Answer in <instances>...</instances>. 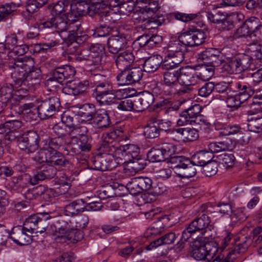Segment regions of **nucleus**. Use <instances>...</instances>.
<instances>
[{
  "mask_svg": "<svg viewBox=\"0 0 262 262\" xmlns=\"http://www.w3.org/2000/svg\"><path fill=\"white\" fill-rule=\"evenodd\" d=\"M163 63L162 57L159 55L151 56L146 58L143 63L144 70L148 73H152L159 68Z\"/></svg>",
  "mask_w": 262,
  "mask_h": 262,
  "instance_id": "nucleus-34",
  "label": "nucleus"
},
{
  "mask_svg": "<svg viewBox=\"0 0 262 262\" xmlns=\"http://www.w3.org/2000/svg\"><path fill=\"white\" fill-rule=\"evenodd\" d=\"M227 59L228 61L225 63L222 68L223 73L233 74L242 72L236 56L232 57H227Z\"/></svg>",
  "mask_w": 262,
  "mask_h": 262,
  "instance_id": "nucleus-32",
  "label": "nucleus"
},
{
  "mask_svg": "<svg viewBox=\"0 0 262 262\" xmlns=\"http://www.w3.org/2000/svg\"><path fill=\"white\" fill-rule=\"evenodd\" d=\"M21 87L14 93V99L15 100L23 99L28 94V92H33L38 86V85H34L32 88H30L26 83L21 85H16Z\"/></svg>",
  "mask_w": 262,
  "mask_h": 262,
  "instance_id": "nucleus-49",
  "label": "nucleus"
},
{
  "mask_svg": "<svg viewBox=\"0 0 262 262\" xmlns=\"http://www.w3.org/2000/svg\"><path fill=\"white\" fill-rule=\"evenodd\" d=\"M94 169L100 171L111 170L117 166L114 156L111 155H97L93 160Z\"/></svg>",
  "mask_w": 262,
  "mask_h": 262,
  "instance_id": "nucleus-18",
  "label": "nucleus"
},
{
  "mask_svg": "<svg viewBox=\"0 0 262 262\" xmlns=\"http://www.w3.org/2000/svg\"><path fill=\"white\" fill-rule=\"evenodd\" d=\"M93 123L100 129L107 128L110 126L111 120L107 112L104 110L96 111Z\"/></svg>",
  "mask_w": 262,
  "mask_h": 262,
  "instance_id": "nucleus-29",
  "label": "nucleus"
},
{
  "mask_svg": "<svg viewBox=\"0 0 262 262\" xmlns=\"http://www.w3.org/2000/svg\"><path fill=\"white\" fill-rule=\"evenodd\" d=\"M179 39L184 48L186 46L193 47L194 46V41H193V36L192 30H190L183 33L179 36Z\"/></svg>",
  "mask_w": 262,
  "mask_h": 262,
  "instance_id": "nucleus-54",
  "label": "nucleus"
},
{
  "mask_svg": "<svg viewBox=\"0 0 262 262\" xmlns=\"http://www.w3.org/2000/svg\"><path fill=\"white\" fill-rule=\"evenodd\" d=\"M242 72L250 68L252 63L251 57L248 54H239L236 55Z\"/></svg>",
  "mask_w": 262,
  "mask_h": 262,
  "instance_id": "nucleus-53",
  "label": "nucleus"
},
{
  "mask_svg": "<svg viewBox=\"0 0 262 262\" xmlns=\"http://www.w3.org/2000/svg\"><path fill=\"white\" fill-rule=\"evenodd\" d=\"M127 44V40L124 34L113 35L107 40V46L110 52L116 54L124 49Z\"/></svg>",
  "mask_w": 262,
  "mask_h": 262,
  "instance_id": "nucleus-25",
  "label": "nucleus"
},
{
  "mask_svg": "<svg viewBox=\"0 0 262 262\" xmlns=\"http://www.w3.org/2000/svg\"><path fill=\"white\" fill-rule=\"evenodd\" d=\"M202 107L199 104L195 103L191 106L180 114V118L177 121L178 125L183 126L188 124L191 120L200 115Z\"/></svg>",
  "mask_w": 262,
  "mask_h": 262,
  "instance_id": "nucleus-24",
  "label": "nucleus"
},
{
  "mask_svg": "<svg viewBox=\"0 0 262 262\" xmlns=\"http://www.w3.org/2000/svg\"><path fill=\"white\" fill-rule=\"evenodd\" d=\"M241 131V127L237 125H229L222 127L219 133L220 136H231L237 134Z\"/></svg>",
  "mask_w": 262,
  "mask_h": 262,
  "instance_id": "nucleus-57",
  "label": "nucleus"
},
{
  "mask_svg": "<svg viewBox=\"0 0 262 262\" xmlns=\"http://www.w3.org/2000/svg\"><path fill=\"white\" fill-rule=\"evenodd\" d=\"M57 171V169L56 167L48 163L42 165L37 169L36 173L30 179V182L34 185L40 181L52 179L54 177Z\"/></svg>",
  "mask_w": 262,
  "mask_h": 262,
  "instance_id": "nucleus-20",
  "label": "nucleus"
},
{
  "mask_svg": "<svg viewBox=\"0 0 262 262\" xmlns=\"http://www.w3.org/2000/svg\"><path fill=\"white\" fill-rule=\"evenodd\" d=\"M127 162H128L127 169L132 174L143 169L146 165L145 160L141 158H133Z\"/></svg>",
  "mask_w": 262,
  "mask_h": 262,
  "instance_id": "nucleus-42",
  "label": "nucleus"
},
{
  "mask_svg": "<svg viewBox=\"0 0 262 262\" xmlns=\"http://www.w3.org/2000/svg\"><path fill=\"white\" fill-rule=\"evenodd\" d=\"M112 134H108L104 137L99 148V154L111 155L113 156L115 152H117L118 147L115 146V142L112 138Z\"/></svg>",
  "mask_w": 262,
  "mask_h": 262,
  "instance_id": "nucleus-31",
  "label": "nucleus"
},
{
  "mask_svg": "<svg viewBox=\"0 0 262 262\" xmlns=\"http://www.w3.org/2000/svg\"><path fill=\"white\" fill-rule=\"evenodd\" d=\"M81 108L84 111L81 112V116L86 121H93L96 112L95 106L91 103H85L83 105Z\"/></svg>",
  "mask_w": 262,
  "mask_h": 262,
  "instance_id": "nucleus-51",
  "label": "nucleus"
},
{
  "mask_svg": "<svg viewBox=\"0 0 262 262\" xmlns=\"http://www.w3.org/2000/svg\"><path fill=\"white\" fill-rule=\"evenodd\" d=\"M212 159V154L206 151H199L192 158V162L195 166H203Z\"/></svg>",
  "mask_w": 262,
  "mask_h": 262,
  "instance_id": "nucleus-38",
  "label": "nucleus"
},
{
  "mask_svg": "<svg viewBox=\"0 0 262 262\" xmlns=\"http://www.w3.org/2000/svg\"><path fill=\"white\" fill-rule=\"evenodd\" d=\"M198 138L199 134L195 129L190 127L183 128V142L193 141Z\"/></svg>",
  "mask_w": 262,
  "mask_h": 262,
  "instance_id": "nucleus-58",
  "label": "nucleus"
},
{
  "mask_svg": "<svg viewBox=\"0 0 262 262\" xmlns=\"http://www.w3.org/2000/svg\"><path fill=\"white\" fill-rule=\"evenodd\" d=\"M227 13L217 9H214L207 13V17L210 21L213 23L222 24L225 20Z\"/></svg>",
  "mask_w": 262,
  "mask_h": 262,
  "instance_id": "nucleus-48",
  "label": "nucleus"
},
{
  "mask_svg": "<svg viewBox=\"0 0 262 262\" xmlns=\"http://www.w3.org/2000/svg\"><path fill=\"white\" fill-rule=\"evenodd\" d=\"M121 72L117 75V80L120 85L132 84L128 69H122Z\"/></svg>",
  "mask_w": 262,
  "mask_h": 262,
  "instance_id": "nucleus-60",
  "label": "nucleus"
},
{
  "mask_svg": "<svg viewBox=\"0 0 262 262\" xmlns=\"http://www.w3.org/2000/svg\"><path fill=\"white\" fill-rule=\"evenodd\" d=\"M246 52L251 57L252 61L253 58L258 60H262V47L257 41L249 44Z\"/></svg>",
  "mask_w": 262,
  "mask_h": 262,
  "instance_id": "nucleus-41",
  "label": "nucleus"
},
{
  "mask_svg": "<svg viewBox=\"0 0 262 262\" xmlns=\"http://www.w3.org/2000/svg\"><path fill=\"white\" fill-rule=\"evenodd\" d=\"M248 241H250L249 238L244 237L242 236L241 237V240L239 242L235 243V245L233 247V249L230 251L228 254H235V253H242L245 252L248 247L249 244Z\"/></svg>",
  "mask_w": 262,
  "mask_h": 262,
  "instance_id": "nucleus-47",
  "label": "nucleus"
},
{
  "mask_svg": "<svg viewBox=\"0 0 262 262\" xmlns=\"http://www.w3.org/2000/svg\"><path fill=\"white\" fill-rule=\"evenodd\" d=\"M35 160L39 163L46 162L53 166H62L68 163L60 152L48 149L40 150L35 156Z\"/></svg>",
  "mask_w": 262,
  "mask_h": 262,
  "instance_id": "nucleus-9",
  "label": "nucleus"
},
{
  "mask_svg": "<svg viewBox=\"0 0 262 262\" xmlns=\"http://www.w3.org/2000/svg\"><path fill=\"white\" fill-rule=\"evenodd\" d=\"M40 137L34 130H30L23 135L17 140L19 148L27 153L35 151L39 147Z\"/></svg>",
  "mask_w": 262,
  "mask_h": 262,
  "instance_id": "nucleus-10",
  "label": "nucleus"
},
{
  "mask_svg": "<svg viewBox=\"0 0 262 262\" xmlns=\"http://www.w3.org/2000/svg\"><path fill=\"white\" fill-rule=\"evenodd\" d=\"M75 73V68L71 66L65 65L57 67L54 70L52 77L47 80V83L49 84L50 82L53 81L61 83L67 80L68 81L62 89V93L70 96H79L83 94L86 91L89 85V82L86 80H80L79 79L68 80L72 78Z\"/></svg>",
  "mask_w": 262,
  "mask_h": 262,
  "instance_id": "nucleus-2",
  "label": "nucleus"
},
{
  "mask_svg": "<svg viewBox=\"0 0 262 262\" xmlns=\"http://www.w3.org/2000/svg\"><path fill=\"white\" fill-rule=\"evenodd\" d=\"M22 122L19 120H7L0 125V134H4V139L12 142L16 139L18 130L21 127Z\"/></svg>",
  "mask_w": 262,
  "mask_h": 262,
  "instance_id": "nucleus-16",
  "label": "nucleus"
},
{
  "mask_svg": "<svg viewBox=\"0 0 262 262\" xmlns=\"http://www.w3.org/2000/svg\"><path fill=\"white\" fill-rule=\"evenodd\" d=\"M147 157L151 162H162L166 159L161 147L151 149L147 154Z\"/></svg>",
  "mask_w": 262,
  "mask_h": 262,
  "instance_id": "nucleus-52",
  "label": "nucleus"
},
{
  "mask_svg": "<svg viewBox=\"0 0 262 262\" xmlns=\"http://www.w3.org/2000/svg\"><path fill=\"white\" fill-rule=\"evenodd\" d=\"M128 70L130 75V80L132 84L139 81L143 76V71L139 67H135L128 69Z\"/></svg>",
  "mask_w": 262,
  "mask_h": 262,
  "instance_id": "nucleus-64",
  "label": "nucleus"
},
{
  "mask_svg": "<svg viewBox=\"0 0 262 262\" xmlns=\"http://www.w3.org/2000/svg\"><path fill=\"white\" fill-rule=\"evenodd\" d=\"M70 9V2L68 0H62L58 2L53 7V11L57 16H62L66 18L67 12ZM70 13V12H68Z\"/></svg>",
  "mask_w": 262,
  "mask_h": 262,
  "instance_id": "nucleus-43",
  "label": "nucleus"
},
{
  "mask_svg": "<svg viewBox=\"0 0 262 262\" xmlns=\"http://www.w3.org/2000/svg\"><path fill=\"white\" fill-rule=\"evenodd\" d=\"M139 152V147L134 144L120 146L117 149V154L121 156L125 162L136 158Z\"/></svg>",
  "mask_w": 262,
  "mask_h": 262,
  "instance_id": "nucleus-27",
  "label": "nucleus"
},
{
  "mask_svg": "<svg viewBox=\"0 0 262 262\" xmlns=\"http://www.w3.org/2000/svg\"><path fill=\"white\" fill-rule=\"evenodd\" d=\"M210 223V220L206 214L203 213L201 216L196 217L182 232V238L187 241L192 234L196 232L201 231L202 234L205 237L209 235L207 234V228Z\"/></svg>",
  "mask_w": 262,
  "mask_h": 262,
  "instance_id": "nucleus-6",
  "label": "nucleus"
},
{
  "mask_svg": "<svg viewBox=\"0 0 262 262\" xmlns=\"http://www.w3.org/2000/svg\"><path fill=\"white\" fill-rule=\"evenodd\" d=\"M123 0H90L91 14L102 13L105 16H108L110 12L106 11H102L107 7H115L118 5Z\"/></svg>",
  "mask_w": 262,
  "mask_h": 262,
  "instance_id": "nucleus-19",
  "label": "nucleus"
},
{
  "mask_svg": "<svg viewBox=\"0 0 262 262\" xmlns=\"http://www.w3.org/2000/svg\"><path fill=\"white\" fill-rule=\"evenodd\" d=\"M90 80L96 86L93 93L95 98L114 90L112 84L102 75L95 74L90 78Z\"/></svg>",
  "mask_w": 262,
  "mask_h": 262,
  "instance_id": "nucleus-14",
  "label": "nucleus"
},
{
  "mask_svg": "<svg viewBox=\"0 0 262 262\" xmlns=\"http://www.w3.org/2000/svg\"><path fill=\"white\" fill-rule=\"evenodd\" d=\"M241 240V237L235 236L234 237L230 233L227 232V235L222 241L221 243V248L224 250L226 249L228 247V249L231 251L234 247V244Z\"/></svg>",
  "mask_w": 262,
  "mask_h": 262,
  "instance_id": "nucleus-50",
  "label": "nucleus"
},
{
  "mask_svg": "<svg viewBox=\"0 0 262 262\" xmlns=\"http://www.w3.org/2000/svg\"><path fill=\"white\" fill-rule=\"evenodd\" d=\"M14 99V88L12 84H6L0 88V101L7 104Z\"/></svg>",
  "mask_w": 262,
  "mask_h": 262,
  "instance_id": "nucleus-37",
  "label": "nucleus"
},
{
  "mask_svg": "<svg viewBox=\"0 0 262 262\" xmlns=\"http://www.w3.org/2000/svg\"><path fill=\"white\" fill-rule=\"evenodd\" d=\"M11 77L15 85L25 83L30 88L39 85L40 72L34 68V61L31 57L25 56L15 59L9 65Z\"/></svg>",
  "mask_w": 262,
  "mask_h": 262,
  "instance_id": "nucleus-1",
  "label": "nucleus"
},
{
  "mask_svg": "<svg viewBox=\"0 0 262 262\" xmlns=\"http://www.w3.org/2000/svg\"><path fill=\"white\" fill-rule=\"evenodd\" d=\"M116 105L117 108L122 111H131L134 110L136 111L135 98L134 100L131 99H125L120 103L117 102V104Z\"/></svg>",
  "mask_w": 262,
  "mask_h": 262,
  "instance_id": "nucleus-61",
  "label": "nucleus"
},
{
  "mask_svg": "<svg viewBox=\"0 0 262 262\" xmlns=\"http://www.w3.org/2000/svg\"><path fill=\"white\" fill-rule=\"evenodd\" d=\"M177 238L174 233L170 232L165 234L160 238L151 242L150 244L146 246L147 250H151L164 244H171Z\"/></svg>",
  "mask_w": 262,
  "mask_h": 262,
  "instance_id": "nucleus-33",
  "label": "nucleus"
},
{
  "mask_svg": "<svg viewBox=\"0 0 262 262\" xmlns=\"http://www.w3.org/2000/svg\"><path fill=\"white\" fill-rule=\"evenodd\" d=\"M234 86L236 89V95L243 103L248 100L254 93V89L245 83L236 82L234 83Z\"/></svg>",
  "mask_w": 262,
  "mask_h": 262,
  "instance_id": "nucleus-30",
  "label": "nucleus"
},
{
  "mask_svg": "<svg viewBox=\"0 0 262 262\" xmlns=\"http://www.w3.org/2000/svg\"><path fill=\"white\" fill-rule=\"evenodd\" d=\"M186 165H184L180 169L177 175L182 178H190L194 177L196 173V169L195 167V164H193L192 161L186 160Z\"/></svg>",
  "mask_w": 262,
  "mask_h": 262,
  "instance_id": "nucleus-40",
  "label": "nucleus"
},
{
  "mask_svg": "<svg viewBox=\"0 0 262 262\" xmlns=\"http://www.w3.org/2000/svg\"><path fill=\"white\" fill-rule=\"evenodd\" d=\"M144 135L148 138H156L160 135V132L155 121H150L144 128Z\"/></svg>",
  "mask_w": 262,
  "mask_h": 262,
  "instance_id": "nucleus-45",
  "label": "nucleus"
},
{
  "mask_svg": "<svg viewBox=\"0 0 262 262\" xmlns=\"http://www.w3.org/2000/svg\"><path fill=\"white\" fill-rule=\"evenodd\" d=\"M40 25L44 28L54 29L57 32L68 31L69 35L72 36L78 43L82 40H85L87 36L82 31L81 23L73 17V20L65 18L62 16H57L47 19H43Z\"/></svg>",
  "mask_w": 262,
  "mask_h": 262,
  "instance_id": "nucleus-3",
  "label": "nucleus"
},
{
  "mask_svg": "<svg viewBox=\"0 0 262 262\" xmlns=\"http://www.w3.org/2000/svg\"><path fill=\"white\" fill-rule=\"evenodd\" d=\"M220 163L226 168L231 167L234 164L235 158L232 154H223L218 156Z\"/></svg>",
  "mask_w": 262,
  "mask_h": 262,
  "instance_id": "nucleus-56",
  "label": "nucleus"
},
{
  "mask_svg": "<svg viewBox=\"0 0 262 262\" xmlns=\"http://www.w3.org/2000/svg\"><path fill=\"white\" fill-rule=\"evenodd\" d=\"M214 68L212 66L204 65L196 72L198 83L209 80L214 75Z\"/></svg>",
  "mask_w": 262,
  "mask_h": 262,
  "instance_id": "nucleus-44",
  "label": "nucleus"
},
{
  "mask_svg": "<svg viewBox=\"0 0 262 262\" xmlns=\"http://www.w3.org/2000/svg\"><path fill=\"white\" fill-rule=\"evenodd\" d=\"M60 105L59 99L57 97H52L42 101L37 107L39 117L41 119H46L52 116L56 111H58Z\"/></svg>",
  "mask_w": 262,
  "mask_h": 262,
  "instance_id": "nucleus-12",
  "label": "nucleus"
},
{
  "mask_svg": "<svg viewBox=\"0 0 262 262\" xmlns=\"http://www.w3.org/2000/svg\"><path fill=\"white\" fill-rule=\"evenodd\" d=\"M198 78L195 72L189 67L179 69V83L186 86V88L180 90L178 93L183 94L191 91V86L198 84Z\"/></svg>",
  "mask_w": 262,
  "mask_h": 262,
  "instance_id": "nucleus-11",
  "label": "nucleus"
},
{
  "mask_svg": "<svg viewBox=\"0 0 262 262\" xmlns=\"http://www.w3.org/2000/svg\"><path fill=\"white\" fill-rule=\"evenodd\" d=\"M173 69H165L167 71L163 73V82L168 86L172 87L179 83V69L177 70Z\"/></svg>",
  "mask_w": 262,
  "mask_h": 262,
  "instance_id": "nucleus-35",
  "label": "nucleus"
},
{
  "mask_svg": "<svg viewBox=\"0 0 262 262\" xmlns=\"http://www.w3.org/2000/svg\"><path fill=\"white\" fill-rule=\"evenodd\" d=\"M92 140L91 137L86 136H82L79 138H71L70 144L74 152L80 150L83 152H89L91 150L92 146Z\"/></svg>",
  "mask_w": 262,
  "mask_h": 262,
  "instance_id": "nucleus-22",
  "label": "nucleus"
},
{
  "mask_svg": "<svg viewBox=\"0 0 262 262\" xmlns=\"http://www.w3.org/2000/svg\"><path fill=\"white\" fill-rule=\"evenodd\" d=\"M209 245H205L200 241H194L192 244L191 256L197 260H206L209 261L213 257L216 250L212 252L208 250Z\"/></svg>",
  "mask_w": 262,
  "mask_h": 262,
  "instance_id": "nucleus-15",
  "label": "nucleus"
},
{
  "mask_svg": "<svg viewBox=\"0 0 262 262\" xmlns=\"http://www.w3.org/2000/svg\"><path fill=\"white\" fill-rule=\"evenodd\" d=\"M185 50L178 38L171 39L164 49L165 57L162 67L164 69L177 67L184 60Z\"/></svg>",
  "mask_w": 262,
  "mask_h": 262,
  "instance_id": "nucleus-5",
  "label": "nucleus"
},
{
  "mask_svg": "<svg viewBox=\"0 0 262 262\" xmlns=\"http://www.w3.org/2000/svg\"><path fill=\"white\" fill-rule=\"evenodd\" d=\"M48 0H27L26 11L29 13H33L38 8L42 7Z\"/></svg>",
  "mask_w": 262,
  "mask_h": 262,
  "instance_id": "nucleus-55",
  "label": "nucleus"
},
{
  "mask_svg": "<svg viewBox=\"0 0 262 262\" xmlns=\"http://www.w3.org/2000/svg\"><path fill=\"white\" fill-rule=\"evenodd\" d=\"M135 56L133 53L129 51H124L120 53L116 59V65L118 69H128L134 62Z\"/></svg>",
  "mask_w": 262,
  "mask_h": 262,
  "instance_id": "nucleus-28",
  "label": "nucleus"
},
{
  "mask_svg": "<svg viewBox=\"0 0 262 262\" xmlns=\"http://www.w3.org/2000/svg\"><path fill=\"white\" fill-rule=\"evenodd\" d=\"M85 207L84 202L82 200H77L67 205L64 211L67 215L74 216L83 211Z\"/></svg>",
  "mask_w": 262,
  "mask_h": 262,
  "instance_id": "nucleus-36",
  "label": "nucleus"
},
{
  "mask_svg": "<svg viewBox=\"0 0 262 262\" xmlns=\"http://www.w3.org/2000/svg\"><path fill=\"white\" fill-rule=\"evenodd\" d=\"M15 7L16 6L13 3L0 6V21L7 18Z\"/></svg>",
  "mask_w": 262,
  "mask_h": 262,
  "instance_id": "nucleus-59",
  "label": "nucleus"
},
{
  "mask_svg": "<svg viewBox=\"0 0 262 262\" xmlns=\"http://www.w3.org/2000/svg\"><path fill=\"white\" fill-rule=\"evenodd\" d=\"M154 95L144 91L135 97L136 111L142 112L147 109L154 101Z\"/></svg>",
  "mask_w": 262,
  "mask_h": 262,
  "instance_id": "nucleus-26",
  "label": "nucleus"
},
{
  "mask_svg": "<svg viewBox=\"0 0 262 262\" xmlns=\"http://www.w3.org/2000/svg\"><path fill=\"white\" fill-rule=\"evenodd\" d=\"M133 93L130 94L129 90L125 89L120 90H113L110 92L103 94L97 98L96 100L101 105H111L112 104H117V101L119 99L118 98V93H122V97L127 98L135 94V91L132 90Z\"/></svg>",
  "mask_w": 262,
  "mask_h": 262,
  "instance_id": "nucleus-13",
  "label": "nucleus"
},
{
  "mask_svg": "<svg viewBox=\"0 0 262 262\" xmlns=\"http://www.w3.org/2000/svg\"><path fill=\"white\" fill-rule=\"evenodd\" d=\"M103 51V47L99 44L87 46L81 50L76 58L79 61L87 60L90 62V64L99 66L101 64Z\"/></svg>",
  "mask_w": 262,
  "mask_h": 262,
  "instance_id": "nucleus-7",
  "label": "nucleus"
},
{
  "mask_svg": "<svg viewBox=\"0 0 262 262\" xmlns=\"http://www.w3.org/2000/svg\"><path fill=\"white\" fill-rule=\"evenodd\" d=\"M43 145L41 147L40 150L48 149L56 150L62 147L64 144V141L61 137H57L48 140L42 141Z\"/></svg>",
  "mask_w": 262,
  "mask_h": 262,
  "instance_id": "nucleus-39",
  "label": "nucleus"
},
{
  "mask_svg": "<svg viewBox=\"0 0 262 262\" xmlns=\"http://www.w3.org/2000/svg\"><path fill=\"white\" fill-rule=\"evenodd\" d=\"M51 218L50 215L46 212L34 214L26 220L24 225L29 227L32 233H42L47 230L49 224L48 221Z\"/></svg>",
  "mask_w": 262,
  "mask_h": 262,
  "instance_id": "nucleus-8",
  "label": "nucleus"
},
{
  "mask_svg": "<svg viewBox=\"0 0 262 262\" xmlns=\"http://www.w3.org/2000/svg\"><path fill=\"white\" fill-rule=\"evenodd\" d=\"M258 113L252 111L248 112L247 117L248 128L250 132L260 133L262 132V113L261 108H258Z\"/></svg>",
  "mask_w": 262,
  "mask_h": 262,
  "instance_id": "nucleus-23",
  "label": "nucleus"
},
{
  "mask_svg": "<svg viewBox=\"0 0 262 262\" xmlns=\"http://www.w3.org/2000/svg\"><path fill=\"white\" fill-rule=\"evenodd\" d=\"M70 13H67V18L73 20V17L77 18L78 17L88 14L90 16L94 14H91L90 5H89L83 1L77 3H73L70 4Z\"/></svg>",
  "mask_w": 262,
  "mask_h": 262,
  "instance_id": "nucleus-21",
  "label": "nucleus"
},
{
  "mask_svg": "<svg viewBox=\"0 0 262 262\" xmlns=\"http://www.w3.org/2000/svg\"><path fill=\"white\" fill-rule=\"evenodd\" d=\"M47 233L52 235L53 238L57 242L69 241L75 243L83 237L82 231L75 229L71 222L63 219L58 221L56 226L51 225L47 229Z\"/></svg>",
  "mask_w": 262,
  "mask_h": 262,
  "instance_id": "nucleus-4",
  "label": "nucleus"
},
{
  "mask_svg": "<svg viewBox=\"0 0 262 262\" xmlns=\"http://www.w3.org/2000/svg\"><path fill=\"white\" fill-rule=\"evenodd\" d=\"M188 160L183 156H173L169 158V162L171 165V168L177 174L178 173V171H179L183 166L186 165V161Z\"/></svg>",
  "mask_w": 262,
  "mask_h": 262,
  "instance_id": "nucleus-46",
  "label": "nucleus"
},
{
  "mask_svg": "<svg viewBox=\"0 0 262 262\" xmlns=\"http://www.w3.org/2000/svg\"><path fill=\"white\" fill-rule=\"evenodd\" d=\"M29 227L17 226L12 228L10 233V238L16 244L19 245H28L32 242V236Z\"/></svg>",
  "mask_w": 262,
  "mask_h": 262,
  "instance_id": "nucleus-17",
  "label": "nucleus"
},
{
  "mask_svg": "<svg viewBox=\"0 0 262 262\" xmlns=\"http://www.w3.org/2000/svg\"><path fill=\"white\" fill-rule=\"evenodd\" d=\"M217 165L216 162L211 160L203 166V173L207 177L214 175L217 171Z\"/></svg>",
  "mask_w": 262,
  "mask_h": 262,
  "instance_id": "nucleus-63",
  "label": "nucleus"
},
{
  "mask_svg": "<svg viewBox=\"0 0 262 262\" xmlns=\"http://www.w3.org/2000/svg\"><path fill=\"white\" fill-rule=\"evenodd\" d=\"M177 149L176 145L170 143H164L162 144L161 147V150L163 151L166 159L173 157L172 155L176 153Z\"/></svg>",
  "mask_w": 262,
  "mask_h": 262,
  "instance_id": "nucleus-62",
  "label": "nucleus"
}]
</instances>
